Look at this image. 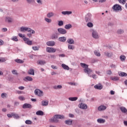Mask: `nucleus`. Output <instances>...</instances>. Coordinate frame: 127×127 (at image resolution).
<instances>
[{
  "label": "nucleus",
  "mask_w": 127,
  "mask_h": 127,
  "mask_svg": "<svg viewBox=\"0 0 127 127\" xmlns=\"http://www.w3.org/2000/svg\"><path fill=\"white\" fill-rule=\"evenodd\" d=\"M15 116H18V115L14 114L13 113L7 114V118H12V117H14Z\"/></svg>",
  "instance_id": "obj_36"
},
{
  "label": "nucleus",
  "mask_w": 127,
  "mask_h": 127,
  "mask_svg": "<svg viewBox=\"0 0 127 127\" xmlns=\"http://www.w3.org/2000/svg\"><path fill=\"white\" fill-rule=\"evenodd\" d=\"M124 32V31L121 29L118 30V31H117V33H118V34H122Z\"/></svg>",
  "instance_id": "obj_45"
},
{
  "label": "nucleus",
  "mask_w": 127,
  "mask_h": 127,
  "mask_svg": "<svg viewBox=\"0 0 127 127\" xmlns=\"http://www.w3.org/2000/svg\"><path fill=\"white\" fill-rule=\"evenodd\" d=\"M107 0H97V2L102 3V2H105V1Z\"/></svg>",
  "instance_id": "obj_56"
},
{
  "label": "nucleus",
  "mask_w": 127,
  "mask_h": 127,
  "mask_svg": "<svg viewBox=\"0 0 127 127\" xmlns=\"http://www.w3.org/2000/svg\"><path fill=\"white\" fill-rule=\"evenodd\" d=\"M105 109H107V107L103 105H100V106H99V107L97 108V110L99 111H104Z\"/></svg>",
  "instance_id": "obj_15"
},
{
  "label": "nucleus",
  "mask_w": 127,
  "mask_h": 127,
  "mask_svg": "<svg viewBox=\"0 0 127 127\" xmlns=\"http://www.w3.org/2000/svg\"><path fill=\"white\" fill-rule=\"evenodd\" d=\"M59 57H65V55H63V54H61V55H59Z\"/></svg>",
  "instance_id": "obj_63"
},
{
  "label": "nucleus",
  "mask_w": 127,
  "mask_h": 127,
  "mask_svg": "<svg viewBox=\"0 0 127 127\" xmlns=\"http://www.w3.org/2000/svg\"><path fill=\"white\" fill-rule=\"evenodd\" d=\"M102 87L103 86H102V85L100 84L94 85V88L97 90H101Z\"/></svg>",
  "instance_id": "obj_23"
},
{
  "label": "nucleus",
  "mask_w": 127,
  "mask_h": 127,
  "mask_svg": "<svg viewBox=\"0 0 127 127\" xmlns=\"http://www.w3.org/2000/svg\"><path fill=\"white\" fill-rule=\"evenodd\" d=\"M31 49H33V50L35 51H38V47H31Z\"/></svg>",
  "instance_id": "obj_59"
},
{
  "label": "nucleus",
  "mask_w": 127,
  "mask_h": 127,
  "mask_svg": "<svg viewBox=\"0 0 127 127\" xmlns=\"http://www.w3.org/2000/svg\"><path fill=\"white\" fill-rule=\"evenodd\" d=\"M12 41L17 42V41H18V39H17V37H14L12 38Z\"/></svg>",
  "instance_id": "obj_51"
},
{
  "label": "nucleus",
  "mask_w": 127,
  "mask_h": 127,
  "mask_svg": "<svg viewBox=\"0 0 127 127\" xmlns=\"http://www.w3.org/2000/svg\"><path fill=\"white\" fill-rule=\"evenodd\" d=\"M77 100H78V97H69V98H68V100H70V101H75Z\"/></svg>",
  "instance_id": "obj_30"
},
{
  "label": "nucleus",
  "mask_w": 127,
  "mask_h": 127,
  "mask_svg": "<svg viewBox=\"0 0 127 127\" xmlns=\"http://www.w3.org/2000/svg\"><path fill=\"white\" fill-rule=\"evenodd\" d=\"M49 104V101L47 100H43L41 101V105L43 106H47Z\"/></svg>",
  "instance_id": "obj_19"
},
{
  "label": "nucleus",
  "mask_w": 127,
  "mask_h": 127,
  "mask_svg": "<svg viewBox=\"0 0 127 127\" xmlns=\"http://www.w3.org/2000/svg\"><path fill=\"white\" fill-rule=\"evenodd\" d=\"M90 16H91V15H90V13H87V14H86L85 17H84V21H86V22H89L91 21V19H90Z\"/></svg>",
  "instance_id": "obj_8"
},
{
  "label": "nucleus",
  "mask_w": 127,
  "mask_h": 127,
  "mask_svg": "<svg viewBox=\"0 0 127 127\" xmlns=\"http://www.w3.org/2000/svg\"><path fill=\"white\" fill-rule=\"evenodd\" d=\"M120 60H121V61H124V60H126V57L124 56H120Z\"/></svg>",
  "instance_id": "obj_42"
},
{
  "label": "nucleus",
  "mask_w": 127,
  "mask_h": 127,
  "mask_svg": "<svg viewBox=\"0 0 127 127\" xmlns=\"http://www.w3.org/2000/svg\"><path fill=\"white\" fill-rule=\"evenodd\" d=\"M51 68H52V69H57V66L54 65H51Z\"/></svg>",
  "instance_id": "obj_53"
},
{
  "label": "nucleus",
  "mask_w": 127,
  "mask_h": 127,
  "mask_svg": "<svg viewBox=\"0 0 127 127\" xmlns=\"http://www.w3.org/2000/svg\"><path fill=\"white\" fill-rule=\"evenodd\" d=\"M62 68L65 70H69V67L67 65H65V64H62Z\"/></svg>",
  "instance_id": "obj_32"
},
{
  "label": "nucleus",
  "mask_w": 127,
  "mask_h": 127,
  "mask_svg": "<svg viewBox=\"0 0 127 127\" xmlns=\"http://www.w3.org/2000/svg\"><path fill=\"white\" fill-rule=\"evenodd\" d=\"M97 123H98L99 124L105 123V120H103L102 119H97Z\"/></svg>",
  "instance_id": "obj_31"
},
{
  "label": "nucleus",
  "mask_w": 127,
  "mask_h": 127,
  "mask_svg": "<svg viewBox=\"0 0 127 127\" xmlns=\"http://www.w3.org/2000/svg\"><path fill=\"white\" fill-rule=\"evenodd\" d=\"M123 124H125V126L127 127V121H124Z\"/></svg>",
  "instance_id": "obj_64"
},
{
  "label": "nucleus",
  "mask_w": 127,
  "mask_h": 127,
  "mask_svg": "<svg viewBox=\"0 0 127 127\" xmlns=\"http://www.w3.org/2000/svg\"><path fill=\"white\" fill-rule=\"evenodd\" d=\"M79 109H81L83 110L87 109V105H86L85 104L81 103V104H79Z\"/></svg>",
  "instance_id": "obj_14"
},
{
  "label": "nucleus",
  "mask_w": 127,
  "mask_h": 127,
  "mask_svg": "<svg viewBox=\"0 0 127 127\" xmlns=\"http://www.w3.org/2000/svg\"><path fill=\"white\" fill-rule=\"evenodd\" d=\"M68 49L73 50L74 49V47H73V45H68Z\"/></svg>",
  "instance_id": "obj_46"
},
{
  "label": "nucleus",
  "mask_w": 127,
  "mask_h": 127,
  "mask_svg": "<svg viewBox=\"0 0 127 127\" xmlns=\"http://www.w3.org/2000/svg\"><path fill=\"white\" fill-rule=\"evenodd\" d=\"M66 38L65 37H61L59 38V41H61V42H65V41H67Z\"/></svg>",
  "instance_id": "obj_20"
},
{
  "label": "nucleus",
  "mask_w": 127,
  "mask_h": 127,
  "mask_svg": "<svg viewBox=\"0 0 127 127\" xmlns=\"http://www.w3.org/2000/svg\"><path fill=\"white\" fill-rule=\"evenodd\" d=\"M36 2H37L38 4H42V2L41 0H36Z\"/></svg>",
  "instance_id": "obj_54"
},
{
  "label": "nucleus",
  "mask_w": 127,
  "mask_h": 127,
  "mask_svg": "<svg viewBox=\"0 0 127 127\" xmlns=\"http://www.w3.org/2000/svg\"><path fill=\"white\" fill-rule=\"evenodd\" d=\"M92 38L96 39H99V34L97 33V31L92 30Z\"/></svg>",
  "instance_id": "obj_11"
},
{
  "label": "nucleus",
  "mask_w": 127,
  "mask_h": 127,
  "mask_svg": "<svg viewBox=\"0 0 127 127\" xmlns=\"http://www.w3.org/2000/svg\"><path fill=\"white\" fill-rule=\"evenodd\" d=\"M25 31L30 33L27 34V36L28 37V38L31 37V34H34V31L31 29V28L25 27H20V32H25Z\"/></svg>",
  "instance_id": "obj_2"
},
{
  "label": "nucleus",
  "mask_w": 127,
  "mask_h": 127,
  "mask_svg": "<svg viewBox=\"0 0 127 127\" xmlns=\"http://www.w3.org/2000/svg\"><path fill=\"white\" fill-rule=\"evenodd\" d=\"M53 16H54V12H52L48 13V14H47V17H48V18H51Z\"/></svg>",
  "instance_id": "obj_33"
},
{
  "label": "nucleus",
  "mask_w": 127,
  "mask_h": 127,
  "mask_svg": "<svg viewBox=\"0 0 127 127\" xmlns=\"http://www.w3.org/2000/svg\"><path fill=\"white\" fill-rule=\"evenodd\" d=\"M46 45H48V46H54L55 45V42L54 41H49L48 42H46Z\"/></svg>",
  "instance_id": "obj_17"
},
{
  "label": "nucleus",
  "mask_w": 127,
  "mask_h": 127,
  "mask_svg": "<svg viewBox=\"0 0 127 127\" xmlns=\"http://www.w3.org/2000/svg\"><path fill=\"white\" fill-rule=\"evenodd\" d=\"M15 61V63H17V64H23V61H22L20 59H16L14 60Z\"/></svg>",
  "instance_id": "obj_35"
},
{
  "label": "nucleus",
  "mask_w": 127,
  "mask_h": 127,
  "mask_svg": "<svg viewBox=\"0 0 127 127\" xmlns=\"http://www.w3.org/2000/svg\"><path fill=\"white\" fill-rule=\"evenodd\" d=\"M28 74L34 75V70L32 68H30V69L28 70Z\"/></svg>",
  "instance_id": "obj_24"
},
{
  "label": "nucleus",
  "mask_w": 127,
  "mask_h": 127,
  "mask_svg": "<svg viewBox=\"0 0 127 127\" xmlns=\"http://www.w3.org/2000/svg\"><path fill=\"white\" fill-rule=\"evenodd\" d=\"M12 74H14V75H17V70H12Z\"/></svg>",
  "instance_id": "obj_55"
},
{
  "label": "nucleus",
  "mask_w": 127,
  "mask_h": 127,
  "mask_svg": "<svg viewBox=\"0 0 127 127\" xmlns=\"http://www.w3.org/2000/svg\"><path fill=\"white\" fill-rule=\"evenodd\" d=\"M5 97V93L1 94V98H4Z\"/></svg>",
  "instance_id": "obj_57"
},
{
  "label": "nucleus",
  "mask_w": 127,
  "mask_h": 127,
  "mask_svg": "<svg viewBox=\"0 0 127 127\" xmlns=\"http://www.w3.org/2000/svg\"><path fill=\"white\" fill-rule=\"evenodd\" d=\"M64 28L66 30L69 29V28H71V24H68L65 25Z\"/></svg>",
  "instance_id": "obj_34"
},
{
  "label": "nucleus",
  "mask_w": 127,
  "mask_h": 127,
  "mask_svg": "<svg viewBox=\"0 0 127 127\" xmlns=\"http://www.w3.org/2000/svg\"><path fill=\"white\" fill-rule=\"evenodd\" d=\"M94 55H96V56L100 57V53L99 52H97V51H94Z\"/></svg>",
  "instance_id": "obj_47"
},
{
  "label": "nucleus",
  "mask_w": 127,
  "mask_h": 127,
  "mask_svg": "<svg viewBox=\"0 0 127 127\" xmlns=\"http://www.w3.org/2000/svg\"><path fill=\"white\" fill-rule=\"evenodd\" d=\"M79 65L81 66V67H83L84 68L83 69V71H84V73L86 74H87V76H89L90 77H92V79H96L97 78V75L95 74H92L90 75V73L92 72V70L90 69L89 68H87L88 65L87 64H79Z\"/></svg>",
  "instance_id": "obj_1"
},
{
  "label": "nucleus",
  "mask_w": 127,
  "mask_h": 127,
  "mask_svg": "<svg viewBox=\"0 0 127 127\" xmlns=\"http://www.w3.org/2000/svg\"><path fill=\"white\" fill-rule=\"evenodd\" d=\"M55 49L51 47L46 48V52L49 53H55Z\"/></svg>",
  "instance_id": "obj_9"
},
{
  "label": "nucleus",
  "mask_w": 127,
  "mask_h": 127,
  "mask_svg": "<svg viewBox=\"0 0 127 127\" xmlns=\"http://www.w3.org/2000/svg\"><path fill=\"white\" fill-rule=\"evenodd\" d=\"M71 123H72L71 120H68L65 121V125L71 126Z\"/></svg>",
  "instance_id": "obj_26"
},
{
  "label": "nucleus",
  "mask_w": 127,
  "mask_h": 127,
  "mask_svg": "<svg viewBox=\"0 0 127 127\" xmlns=\"http://www.w3.org/2000/svg\"><path fill=\"white\" fill-rule=\"evenodd\" d=\"M31 108H32L31 105L29 104L25 103V104H23V106H22V108H23V109H31Z\"/></svg>",
  "instance_id": "obj_12"
},
{
  "label": "nucleus",
  "mask_w": 127,
  "mask_h": 127,
  "mask_svg": "<svg viewBox=\"0 0 127 127\" xmlns=\"http://www.w3.org/2000/svg\"><path fill=\"white\" fill-rule=\"evenodd\" d=\"M25 124L31 125V121L29 120L25 121Z\"/></svg>",
  "instance_id": "obj_48"
},
{
  "label": "nucleus",
  "mask_w": 127,
  "mask_h": 127,
  "mask_svg": "<svg viewBox=\"0 0 127 127\" xmlns=\"http://www.w3.org/2000/svg\"><path fill=\"white\" fill-rule=\"evenodd\" d=\"M87 22V27H89V28H92L93 26V24L92 23H90V22Z\"/></svg>",
  "instance_id": "obj_37"
},
{
  "label": "nucleus",
  "mask_w": 127,
  "mask_h": 127,
  "mask_svg": "<svg viewBox=\"0 0 127 127\" xmlns=\"http://www.w3.org/2000/svg\"><path fill=\"white\" fill-rule=\"evenodd\" d=\"M66 41V43L69 44H74V41L73 40V39H68V40Z\"/></svg>",
  "instance_id": "obj_25"
},
{
  "label": "nucleus",
  "mask_w": 127,
  "mask_h": 127,
  "mask_svg": "<svg viewBox=\"0 0 127 127\" xmlns=\"http://www.w3.org/2000/svg\"><path fill=\"white\" fill-rule=\"evenodd\" d=\"M65 119V117L63 115H54V117H52V119H51L50 122L52 123H59V119L63 120Z\"/></svg>",
  "instance_id": "obj_3"
},
{
  "label": "nucleus",
  "mask_w": 127,
  "mask_h": 127,
  "mask_svg": "<svg viewBox=\"0 0 127 127\" xmlns=\"http://www.w3.org/2000/svg\"><path fill=\"white\" fill-rule=\"evenodd\" d=\"M110 79L112 80V81H118L119 80V78L118 77L115 76L113 77H111Z\"/></svg>",
  "instance_id": "obj_39"
},
{
  "label": "nucleus",
  "mask_w": 127,
  "mask_h": 127,
  "mask_svg": "<svg viewBox=\"0 0 127 127\" xmlns=\"http://www.w3.org/2000/svg\"><path fill=\"white\" fill-rule=\"evenodd\" d=\"M35 95L38 96V97H42L43 96V93H42V91L36 89H35Z\"/></svg>",
  "instance_id": "obj_7"
},
{
  "label": "nucleus",
  "mask_w": 127,
  "mask_h": 127,
  "mask_svg": "<svg viewBox=\"0 0 127 127\" xmlns=\"http://www.w3.org/2000/svg\"><path fill=\"white\" fill-rule=\"evenodd\" d=\"M61 34H59L57 33H55L54 34H52V35H51V39H52V40L57 39V38H59V35Z\"/></svg>",
  "instance_id": "obj_10"
},
{
  "label": "nucleus",
  "mask_w": 127,
  "mask_h": 127,
  "mask_svg": "<svg viewBox=\"0 0 127 127\" xmlns=\"http://www.w3.org/2000/svg\"><path fill=\"white\" fill-rule=\"evenodd\" d=\"M120 111H121V113L127 114V110L124 107H120Z\"/></svg>",
  "instance_id": "obj_18"
},
{
  "label": "nucleus",
  "mask_w": 127,
  "mask_h": 127,
  "mask_svg": "<svg viewBox=\"0 0 127 127\" xmlns=\"http://www.w3.org/2000/svg\"><path fill=\"white\" fill-rule=\"evenodd\" d=\"M110 67L112 68H116V66L115 65V64H112V65H110Z\"/></svg>",
  "instance_id": "obj_58"
},
{
  "label": "nucleus",
  "mask_w": 127,
  "mask_h": 127,
  "mask_svg": "<svg viewBox=\"0 0 127 127\" xmlns=\"http://www.w3.org/2000/svg\"><path fill=\"white\" fill-rule=\"evenodd\" d=\"M1 31H2V32H5L6 31H7V28H2V29H1Z\"/></svg>",
  "instance_id": "obj_52"
},
{
  "label": "nucleus",
  "mask_w": 127,
  "mask_h": 127,
  "mask_svg": "<svg viewBox=\"0 0 127 127\" xmlns=\"http://www.w3.org/2000/svg\"><path fill=\"white\" fill-rule=\"evenodd\" d=\"M44 21H45L46 22H48L49 23H50L52 21V20H51V19H49V18H44Z\"/></svg>",
  "instance_id": "obj_40"
},
{
  "label": "nucleus",
  "mask_w": 127,
  "mask_h": 127,
  "mask_svg": "<svg viewBox=\"0 0 127 127\" xmlns=\"http://www.w3.org/2000/svg\"><path fill=\"white\" fill-rule=\"evenodd\" d=\"M36 115L37 116H43L44 115V113L42 112L41 111H38L36 112Z\"/></svg>",
  "instance_id": "obj_27"
},
{
  "label": "nucleus",
  "mask_w": 127,
  "mask_h": 127,
  "mask_svg": "<svg viewBox=\"0 0 127 127\" xmlns=\"http://www.w3.org/2000/svg\"><path fill=\"white\" fill-rule=\"evenodd\" d=\"M25 79L27 80V81H33V78H32L31 77H29V76H27L25 77Z\"/></svg>",
  "instance_id": "obj_38"
},
{
  "label": "nucleus",
  "mask_w": 127,
  "mask_h": 127,
  "mask_svg": "<svg viewBox=\"0 0 127 127\" xmlns=\"http://www.w3.org/2000/svg\"><path fill=\"white\" fill-rule=\"evenodd\" d=\"M112 9H113V11L118 12L121 10V6L118 4L113 5V6L112 7Z\"/></svg>",
  "instance_id": "obj_5"
},
{
  "label": "nucleus",
  "mask_w": 127,
  "mask_h": 127,
  "mask_svg": "<svg viewBox=\"0 0 127 127\" xmlns=\"http://www.w3.org/2000/svg\"><path fill=\"white\" fill-rule=\"evenodd\" d=\"M104 55L107 57H113V53L111 52H105L104 53Z\"/></svg>",
  "instance_id": "obj_13"
},
{
  "label": "nucleus",
  "mask_w": 127,
  "mask_h": 127,
  "mask_svg": "<svg viewBox=\"0 0 127 127\" xmlns=\"http://www.w3.org/2000/svg\"><path fill=\"white\" fill-rule=\"evenodd\" d=\"M59 26H62L63 25V21H59Z\"/></svg>",
  "instance_id": "obj_49"
},
{
  "label": "nucleus",
  "mask_w": 127,
  "mask_h": 127,
  "mask_svg": "<svg viewBox=\"0 0 127 127\" xmlns=\"http://www.w3.org/2000/svg\"><path fill=\"white\" fill-rule=\"evenodd\" d=\"M34 2V0H27V3L28 4H31Z\"/></svg>",
  "instance_id": "obj_44"
},
{
  "label": "nucleus",
  "mask_w": 127,
  "mask_h": 127,
  "mask_svg": "<svg viewBox=\"0 0 127 127\" xmlns=\"http://www.w3.org/2000/svg\"><path fill=\"white\" fill-rule=\"evenodd\" d=\"M62 14L64 15H68L69 14H71V11H62Z\"/></svg>",
  "instance_id": "obj_22"
},
{
  "label": "nucleus",
  "mask_w": 127,
  "mask_h": 127,
  "mask_svg": "<svg viewBox=\"0 0 127 127\" xmlns=\"http://www.w3.org/2000/svg\"><path fill=\"white\" fill-rule=\"evenodd\" d=\"M6 22L10 23H12V21H13V19H12V18H10V17H6Z\"/></svg>",
  "instance_id": "obj_21"
},
{
  "label": "nucleus",
  "mask_w": 127,
  "mask_h": 127,
  "mask_svg": "<svg viewBox=\"0 0 127 127\" xmlns=\"http://www.w3.org/2000/svg\"><path fill=\"white\" fill-rule=\"evenodd\" d=\"M36 64L40 65H44L46 64V61L43 60L38 61V62H36Z\"/></svg>",
  "instance_id": "obj_16"
},
{
  "label": "nucleus",
  "mask_w": 127,
  "mask_h": 127,
  "mask_svg": "<svg viewBox=\"0 0 127 127\" xmlns=\"http://www.w3.org/2000/svg\"><path fill=\"white\" fill-rule=\"evenodd\" d=\"M119 76L120 77H126L127 76V74L125 72H120Z\"/></svg>",
  "instance_id": "obj_29"
},
{
  "label": "nucleus",
  "mask_w": 127,
  "mask_h": 127,
  "mask_svg": "<svg viewBox=\"0 0 127 127\" xmlns=\"http://www.w3.org/2000/svg\"><path fill=\"white\" fill-rule=\"evenodd\" d=\"M19 37L23 38V41L25 42V44H27V45L31 46L32 45H33V42H32L31 41L29 40V39L25 38L24 36H23V35H22L21 34H19Z\"/></svg>",
  "instance_id": "obj_4"
},
{
  "label": "nucleus",
  "mask_w": 127,
  "mask_h": 127,
  "mask_svg": "<svg viewBox=\"0 0 127 127\" xmlns=\"http://www.w3.org/2000/svg\"><path fill=\"white\" fill-rule=\"evenodd\" d=\"M7 61L6 58L0 57V63L5 62Z\"/></svg>",
  "instance_id": "obj_28"
},
{
  "label": "nucleus",
  "mask_w": 127,
  "mask_h": 127,
  "mask_svg": "<svg viewBox=\"0 0 127 127\" xmlns=\"http://www.w3.org/2000/svg\"><path fill=\"white\" fill-rule=\"evenodd\" d=\"M24 89H25V87L23 86H19V90H23Z\"/></svg>",
  "instance_id": "obj_60"
},
{
  "label": "nucleus",
  "mask_w": 127,
  "mask_h": 127,
  "mask_svg": "<svg viewBox=\"0 0 127 127\" xmlns=\"http://www.w3.org/2000/svg\"><path fill=\"white\" fill-rule=\"evenodd\" d=\"M56 33L64 35L66 34V30H65V29L61 28H58L57 29V32H56Z\"/></svg>",
  "instance_id": "obj_6"
},
{
  "label": "nucleus",
  "mask_w": 127,
  "mask_h": 127,
  "mask_svg": "<svg viewBox=\"0 0 127 127\" xmlns=\"http://www.w3.org/2000/svg\"><path fill=\"white\" fill-rule=\"evenodd\" d=\"M12 117H14V118L16 119H18L20 118V117L18 116V115H15V116H12Z\"/></svg>",
  "instance_id": "obj_61"
},
{
  "label": "nucleus",
  "mask_w": 127,
  "mask_h": 127,
  "mask_svg": "<svg viewBox=\"0 0 127 127\" xmlns=\"http://www.w3.org/2000/svg\"><path fill=\"white\" fill-rule=\"evenodd\" d=\"M118 2H120V3L125 4H126V0H118Z\"/></svg>",
  "instance_id": "obj_43"
},
{
  "label": "nucleus",
  "mask_w": 127,
  "mask_h": 127,
  "mask_svg": "<svg viewBox=\"0 0 127 127\" xmlns=\"http://www.w3.org/2000/svg\"><path fill=\"white\" fill-rule=\"evenodd\" d=\"M51 59H55V55H51Z\"/></svg>",
  "instance_id": "obj_62"
},
{
  "label": "nucleus",
  "mask_w": 127,
  "mask_h": 127,
  "mask_svg": "<svg viewBox=\"0 0 127 127\" xmlns=\"http://www.w3.org/2000/svg\"><path fill=\"white\" fill-rule=\"evenodd\" d=\"M53 88H54V89H62V85L55 86H54V87H53Z\"/></svg>",
  "instance_id": "obj_41"
},
{
  "label": "nucleus",
  "mask_w": 127,
  "mask_h": 127,
  "mask_svg": "<svg viewBox=\"0 0 127 127\" xmlns=\"http://www.w3.org/2000/svg\"><path fill=\"white\" fill-rule=\"evenodd\" d=\"M19 100L20 101H24L25 98H24L23 96H19Z\"/></svg>",
  "instance_id": "obj_50"
}]
</instances>
